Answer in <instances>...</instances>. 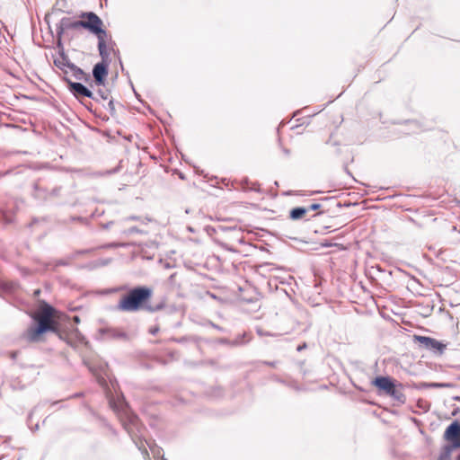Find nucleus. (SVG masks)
<instances>
[{"label":"nucleus","mask_w":460,"mask_h":460,"mask_svg":"<svg viewBox=\"0 0 460 460\" xmlns=\"http://www.w3.org/2000/svg\"><path fill=\"white\" fill-rule=\"evenodd\" d=\"M79 17L81 20L70 22L68 18L62 20V24L67 29L76 30L84 28L94 35L103 34V22L101 18L93 12L82 13Z\"/></svg>","instance_id":"obj_4"},{"label":"nucleus","mask_w":460,"mask_h":460,"mask_svg":"<svg viewBox=\"0 0 460 460\" xmlns=\"http://www.w3.org/2000/svg\"><path fill=\"white\" fill-rule=\"evenodd\" d=\"M257 333L259 336H266V335H270L269 332H264L263 330L261 329H258L257 330Z\"/></svg>","instance_id":"obj_21"},{"label":"nucleus","mask_w":460,"mask_h":460,"mask_svg":"<svg viewBox=\"0 0 460 460\" xmlns=\"http://www.w3.org/2000/svg\"><path fill=\"white\" fill-rule=\"evenodd\" d=\"M54 65L64 72L65 69H67V66H72V64L68 62L67 58L61 52H59L58 55L55 57Z\"/></svg>","instance_id":"obj_13"},{"label":"nucleus","mask_w":460,"mask_h":460,"mask_svg":"<svg viewBox=\"0 0 460 460\" xmlns=\"http://www.w3.org/2000/svg\"><path fill=\"white\" fill-rule=\"evenodd\" d=\"M72 95L83 102L82 99L84 97L92 98L96 101H107L109 100L108 105L111 110H114L113 101L110 99L111 93L109 88H97L95 93L92 92L90 88H68Z\"/></svg>","instance_id":"obj_5"},{"label":"nucleus","mask_w":460,"mask_h":460,"mask_svg":"<svg viewBox=\"0 0 460 460\" xmlns=\"http://www.w3.org/2000/svg\"><path fill=\"white\" fill-rule=\"evenodd\" d=\"M246 337V333H243V335H239L237 336L234 341H233L231 342L232 345H234V346H237V345H242V344H244L246 342H248L250 340L248 341H244L243 339Z\"/></svg>","instance_id":"obj_16"},{"label":"nucleus","mask_w":460,"mask_h":460,"mask_svg":"<svg viewBox=\"0 0 460 460\" xmlns=\"http://www.w3.org/2000/svg\"><path fill=\"white\" fill-rule=\"evenodd\" d=\"M108 64L102 59V63H98L94 66L93 74L97 84H101L103 83V79L107 75Z\"/></svg>","instance_id":"obj_11"},{"label":"nucleus","mask_w":460,"mask_h":460,"mask_svg":"<svg viewBox=\"0 0 460 460\" xmlns=\"http://www.w3.org/2000/svg\"><path fill=\"white\" fill-rule=\"evenodd\" d=\"M110 404L111 407L118 412L122 426L131 437L137 447L142 452L144 457H148V452L145 447V443L147 444L154 456L158 457L160 456V450L153 447L146 440H142L144 437V427L138 417L132 413L127 406L124 407L121 402H119V405L113 400H110Z\"/></svg>","instance_id":"obj_1"},{"label":"nucleus","mask_w":460,"mask_h":460,"mask_svg":"<svg viewBox=\"0 0 460 460\" xmlns=\"http://www.w3.org/2000/svg\"><path fill=\"white\" fill-rule=\"evenodd\" d=\"M389 395L399 400L400 397L402 396V394L394 387V393Z\"/></svg>","instance_id":"obj_19"},{"label":"nucleus","mask_w":460,"mask_h":460,"mask_svg":"<svg viewBox=\"0 0 460 460\" xmlns=\"http://www.w3.org/2000/svg\"><path fill=\"white\" fill-rule=\"evenodd\" d=\"M446 440L449 441L456 448L460 447V423L453 421L444 433Z\"/></svg>","instance_id":"obj_8"},{"label":"nucleus","mask_w":460,"mask_h":460,"mask_svg":"<svg viewBox=\"0 0 460 460\" xmlns=\"http://www.w3.org/2000/svg\"><path fill=\"white\" fill-rule=\"evenodd\" d=\"M153 290L146 286H138L128 290L118 304V309L124 312H137L145 309L148 312H155L163 308V305L156 306L147 305V301L152 297Z\"/></svg>","instance_id":"obj_2"},{"label":"nucleus","mask_w":460,"mask_h":460,"mask_svg":"<svg viewBox=\"0 0 460 460\" xmlns=\"http://www.w3.org/2000/svg\"><path fill=\"white\" fill-rule=\"evenodd\" d=\"M213 326H214L215 328H217V330H220V328H219L218 326H217V325H215V324H213Z\"/></svg>","instance_id":"obj_29"},{"label":"nucleus","mask_w":460,"mask_h":460,"mask_svg":"<svg viewBox=\"0 0 460 460\" xmlns=\"http://www.w3.org/2000/svg\"><path fill=\"white\" fill-rule=\"evenodd\" d=\"M127 246L126 243H111L109 244V247H125Z\"/></svg>","instance_id":"obj_22"},{"label":"nucleus","mask_w":460,"mask_h":460,"mask_svg":"<svg viewBox=\"0 0 460 460\" xmlns=\"http://www.w3.org/2000/svg\"><path fill=\"white\" fill-rule=\"evenodd\" d=\"M74 320H75V323H78V322H79V318H78V316H75V317H74Z\"/></svg>","instance_id":"obj_26"},{"label":"nucleus","mask_w":460,"mask_h":460,"mask_svg":"<svg viewBox=\"0 0 460 460\" xmlns=\"http://www.w3.org/2000/svg\"><path fill=\"white\" fill-rule=\"evenodd\" d=\"M266 364L270 366V367H275V365H276L275 362H267Z\"/></svg>","instance_id":"obj_24"},{"label":"nucleus","mask_w":460,"mask_h":460,"mask_svg":"<svg viewBox=\"0 0 460 460\" xmlns=\"http://www.w3.org/2000/svg\"><path fill=\"white\" fill-rule=\"evenodd\" d=\"M131 90H132V92L135 93V95H136V96H137V95H138V94H137V93L136 92V88H135V87H132V88H131Z\"/></svg>","instance_id":"obj_25"},{"label":"nucleus","mask_w":460,"mask_h":460,"mask_svg":"<svg viewBox=\"0 0 460 460\" xmlns=\"http://www.w3.org/2000/svg\"><path fill=\"white\" fill-rule=\"evenodd\" d=\"M157 332H158V328H157V327H155V328H151V329H150V332H151L152 334H154V335H155Z\"/></svg>","instance_id":"obj_23"},{"label":"nucleus","mask_w":460,"mask_h":460,"mask_svg":"<svg viewBox=\"0 0 460 460\" xmlns=\"http://www.w3.org/2000/svg\"><path fill=\"white\" fill-rule=\"evenodd\" d=\"M125 234H146L145 231L139 229L138 227L137 226H132L130 228H128V230L125 231Z\"/></svg>","instance_id":"obj_17"},{"label":"nucleus","mask_w":460,"mask_h":460,"mask_svg":"<svg viewBox=\"0 0 460 460\" xmlns=\"http://www.w3.org/2000/svg\"><path fill=\"white\" fill-rule=\"evenodd\" d=\"M54 309L48 304H44L40 310L34 314L33 319L38 323L36 327H30L26 330L24 337L28 341L35 342L40 336L46 332H57L53 320Z\"/></svg>","instance_id":"obj_3"},{"label":"nucleus","mask_w":460,"mask_h":460,"mask_svg":"<svg viewBox=\"0 0 460 460\" xmlns=\"http://www.w3.org/2000/svg\"><path fill=\"white\" fill-rule=\"evenodd\" d=\"M307 211L308 209L305 208L297 207L290 211L289 217L292 220H298L302 218L306 214Z\"/></svg>","instance_id":"obj_14"},{"label":"nucleus","mask_w":460,"mask_h":460,"mask_svg":"<svg viewBox=\"0 0 460 460\" xmlns=\"http://www.w3.org/2000/svg\"><path fill=\"white\" fill-rule=\"evenodd\" d=\"M414 340L418 341L423 348L439 355L443 354L447 347L446 344L430 337L415 335Z\"/></svg>","instance_id":"obj_7"},{"label":"nucleus","mask_w":460,"mask_h":460,"mask_svg":"<svg viewBox=\"0 0 460 460\" xmlns=\"http://www.w3.org/2000/svg\"><path fill=\"white\" fill-rule=\"evenodd\" d=\"M305 344H304L303 346H298L297 350H301V349H302L303 348H305Z\"/></svg>","instance_id":"obj_27"},{"label":"nucleus","mask_w":460,"mask_h":460,"mask_svg":"<svg viewBox=\"0 0 460 460\" xmlns=\"http://www.w3.org/2000/svg\"><path fill=\"white\" fill-rule=\"evenodd\" d=\"M373 384L386 394H393L394 393V384L390 377L378 376L375 378Z\"/></svg>","instance_id":"obj_10"},{"label":"nucleus","mask_w":460,"mask_h":460,"mask_svg":"<svg viewBox=\"0 0 460 460\" xmlns=\"http://www.w3.org/2000/svg\"><path fill=\"white\" fill-rule=\"evenodd\" d=\"M98 38V49L101 57L103 60L109 58L110 52L111 50V40L109 39L108 34L105 31H103V34L100 33L96 35Z\"/></svg>","instance_id":"obj_9"},{"label":"nucleus","mask_w":460,"mask_h":460,"mask_svg":"<svg viewBox=\"0 0 460 460\" xmlns=\"http://www.w3.org/2000/svg\"><path fill=\"white\" fill-rule=\"evenodd\" d=\"M126 221H139L141 224H146L151 221V219L147 217H142L137 216H130L125 218Z\"/></svg>","instance_id":"obj_15"},{"label":"nucleus","mask_w":460,"mask_h":460,"mask_svg":"<svg viewBox=\"0 0 460 460\" xmlns=\"http://www.w3.org/2000/svg\"><path fill=\"white\" fill-rule=\"evenodd\" d=\"M64 75L69 86H84L82 81L87 82L89 78L83 70L74 65L67 66V69H65Z\"/></svg>","instance_id":"obj_6"},{"label":"nucleus","mask_w":460,"mask_h":460,"mask_svg":"<svg viewBox=\"0 0 460 460\" xmlns=\"http://www.w3.org/2000/svg\"><path fill=\"white\" fill-rule=\"evenodd\" d=\"M163 460H165V459H163Z\"/></svg>","instance_id":"obj_30"},{"label":"nucleus","mask_w":460,"mask_h":460,"mask_svg":"<svg viewBox=\"0 0 460 460\" xmlns=\"http://www.w3.org/2000/svg\"><path fill=\"white\" fill-rule=\"evenodd\" d=\"M102 333L106 334L108 338L111 339H126L127 334L123 331L116 328H106L103 329Z\"/></svg>","instance_id":"obj_12"},{"label":"nucleus","mask_w":460,"mask_h":460,"mask_svg":"<svg viewBox=\"0 0 460 460\" xmlns=\"http://www.w3.org/2000/svg\"><path fill=\"white\" fill-rule=\"evenodd\" d=\"M40 293V290H36V291H35V295H36V296H38Z\"/></svg>","instance_id":"obj_28"},{"label":"nucleus","mask_w":460,"mask_h":460,"mask_svg":"<svg viewBox=\"0 0 460 460\" xmlns=\"http://www.w3.org/2000/svg\"><path fill=\"white\" fill-rule=\"evenodd\" d=\"M321 205L318 204V203H314L312 204L307 209L308 210H317L318 208H320Z\"/></svg>","instance_id":"obj_20"},{"label":"nucleus","mask_w":460,"mask_h":460,"mask_svg":"<svg viewBox=\"0 0 460 460\" xmlns=\"http://www.w3.org/2000/svg\"><path fill=\"white\" fill-rule=\"evenodd\" d=\"M408 123L412 127V132H416L418 129L422 128V126H420L417 121L411 120L408 121ZM427 127H423V129H426Z\"/></svg>","instance_id":"obj_18"}]
</instances>
